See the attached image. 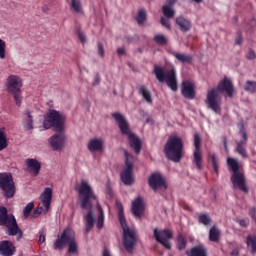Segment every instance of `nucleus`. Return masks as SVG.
I'll return each instance as SVG.
<instances>
[{
  "label": "nucleus",
  "instance_id": "nucleus-1",
  "mask_svg": "<svg viewBox=\"0 0 256 256\" xmlns=\"http://www.w3.org/2000/svg\"><path fill=\"white\" fill-rule=\"evenodd\" d=\"M79 194L80 207L87 209V215L84 216L86 225V233H89L95 227V216L93 215V201H97V196L93 192V188L88 181L82 180L80 185L76 187Z\"/></svg>",
  "mask_w": 256,
  "mask_h": 256
},
{
  "label": "nucleus",
  "instance_id": "nucleus-2",
  "mask_svg": "<svg viewBox=\"0 0 256 256\" xmlns=\"http://www.w3.org/2000/svg\"><path fill=\"white\" fill-rule=\"evenodd\" d=\"M227 93L228 97H233L235 87L231 79L224 78L219 82L217 88L208 90L205 103L214 113H221L222 98L220 93Z\"/></svg>",
  "mask_w": 256,
  "mask_h": 256
},
{
  "label": "nucleus",
  "instance_id": "nucleus-3",
  "mask_svg": "<svg viewBox=\"0 0 256 256\" xmlns=\"http://www.w3.org/2000/svg\"><path fill=\"white\" fill-rule=\"evenodd\" d=\"M112 117L115 119L122 135H126V137H128L131 149H133L136 155H139L143 147V142H141V139L131 131V126L129 125L127 118L119 112L112 113Z\"/></svg>",
  "mask_w": 256,
  "mask_h": 256
},
{
  "label": "nucleus",
  "instance_id": "nucleus-4",
  "mask_svg": "<svg viewBox=\"0 0 256 256\" xmlns=\"http://www.w3.org/2000/svg\"><path fill=\"white\" fill-rule=\"evenodd\" d=\"M116 207L118 209V219L123 229L124 249L127 251V253H133V251H135V245H137V236L135 235V231L127 226L123 204H121V202H116Z\"/></svg>",
  "mask_w": 256,
  "mask_h": 256
},
{
  "label": "nucleus",
  "instance_id": "nucleus-5",
  "mask_svg": "<svg viewBox=\"0 0 256 256\" xmlns=\"http://www.w3.org/2000/svg\"><path fill=\"white\" fill-rule=\"evenodd\" d=\"M0 227H7V235L9 237H16V241L23 239V230L17 224L15 216H9V212L5 206H0Z\"/></svg>",
  "mask_w": 256,
  "mask_h": 256
},
{
  "label": "nucleus",
  "instance_id": "nucleus-6",
  "mask_svg": "<svg viewBox=\"0 0 256 256\" xmlns=\"http://www.w3.org/2000/svg\"><path fill=\"white\" fill-rule=\"evenodd\" d=\"M183 139L181 137L172 135L168 138L164 145V154L166 159L179 163L183 159Z\"/></svg>",
  "mask_w": 256,
  "mask_h": 256
},
{
  "label": "nucleus",
  "instance_id": "nucleus-7",
  "mask_svg": "<svg viewBox=\"0 0 256 256\" xmlns=\"http://www.w3.org/2000/svg\"><path fill=\"white\" fill-rule=\"evenodd\" d=\"M227 164L229 165L232 175L231 183L234 189H239L242 193H249V187L247 186V178L245 177V172L239 169V162L234 158H228Z\"/></svg>",
  "mask_w": 256,
  "mask_h": 256
},
{
  "label": "nucleus",
  "instance_id": "nucleus-8",
  "mask_svg": "<svg viewBox=\"0 0 256 256\" xmlns=\"http://www.w3.org/2000/svg\"><path fill=\"white\" fill-rule=\"evenodd\" d=\"M154 75L159 83H166L171 91H177V71L175 69L166 71L165 67L155 65Z\"/></svg>",
  "mask_w": 256,
  "mask_h": 256
},
{
  "label": "nucleus",
  "instance_id": "nucleus-9",
  "mask_svg": "<svg viewBox=\"0 0 256 256\" xmlns=\"http://www.w3.org/2000/svg\"><path fill=\"white\" fill-rule=\"evenodd\" d=\"M44 129H53L55 132H61L65 129V120L63 114L55 109H49L43 120Z\"/></svg>",
  "mask_w": 256,
  "mask_h": 256
},
{
  "label": "nucleus",
  "instance_id": "nucleus-10",
  "mask_svg": "<svg viewBox=\"0 0 256 256\" xmlns=\"http://www.w3.org/2000/svg\"><path fill=\"white\" fill-rule=\"evenodd\" d=\"M0 190L5 199H13L17 188L15 187V180H13V174L11 172H0Z\"/></svg>",
  "mask_w": 256,
  "mask_h": 256
},
{
  "label": "nucleus",
  "instance_id": "nucleus-11",
  "mask_svg": "<svg viewBox=\"0 0 256 256\" xmlns=\"http://www.w3.org/2000/svg\"><path fill=\"white\" fill-rule=\"evenodd\" d=\"M6 86L8 93H11L14 97V101L18 107H21L23 103V97H21V87H23V81L19 76L10 75L6 80Z\"/></svg>",
  "mask_w": 256,
  "mask_h": 256
},
{
  "label": "nucleus",
  "instance_id": "nucleus-12",
  "mask_svg": "<svg viewBox=\"0 0 256 256\" xmlns=\"http://www.w3.org/2000/svg\"><path fill=\"white\" fill-rule=\"evenodd\" d=\"M154 239L157 243H160L165 249H171V242L169 239H173V232L169 229L161 230L159 228L154 229Z\"/></svg>",
  "mask_w": 256,
  "mask_h": 256
},
{
  "label": "nucleus",
  "instance_id": "nucleus-13",
  "mask_svg": "<svg viewBox=\"0 0 256 256\" xmlns=\"http://www.w3.org/2000/svg\"><path fill=\"white\" fill-rule=\"evenodd\" d=\"M125 155V165L126 168L122 173L120 174L121 181L124 183V185H131L133 183V162L129 160V152L125 150L124 152Z\"/></svg>",
  "mask_w": 256,
  "mask_h": 256
},
{
  "label": "nucleus",
  "instance_id": "nucleus-14",
  "mask_svg": "<svg viewBox=\"0 0 256 256\" xmlns=\"http://www.w3.org/2000/svg\"><path fill=\"white\" fill-rule=\"evenodd\" d=\"M201 135L199 133L194 134V153H193V163L196 165L197 169L201 171L203 169V154L201 153Z\"/></svg>",
  "mask_w": 256,
  "mask_h": 256
},
{
  "label": "nucleus",
  "instance_id": "nucleus-15",
  "mask_svg": "<svg viewBox=\"0 0 256 256\" xmlns=\"http://www.w3.org/2000/svg\"><path fill=\"white\" fill-rule=\"evenodd\" d=\"M148 185L153 191H157L158 189H167L169 186L167 185V181H165V177L163 174L156 172L149 176Z\"/></svg>",
  "mask_w": 256,
  "mask_h": 256
},
{
  "label": "nucleus",
  "instance_id": "nucleus-16",
  "mask_svg": "<svg viewBox=\"0 0 256 256\" xmlns=\"http://www.w3.org/2000/svg\"><path fill=\"white\" fill-rule=\"evenodd\" d=\"M69 229L65 230V247L67 248V255H78L79 244L75 239V233L71 232Z\"/></svg>",
  "mask_w": 256,
  "mask_h": 256
},
{
  "label": "nucleus",
  "instance_id": "nucleus-17",
  "mask_svg": "<svg viewBox=\"0 0 256 256\" xmlns=\"http://www.w3.org/2000/svg\"><path fill=\"white\" fill-rule=\"evenodd\" d=\"M48 143L54 151H63V147H65V133L63 131L56 132L49 138Z\"/></svg>",
  "mask_w": 256,
  "mask_h": 256
},
{
  "label": "nucleus",
  "instance_id": "nucleus-18",
  "mask_svg": "<svg viewBox=\"0 0 256 256\" xmlns=\"http://www.w3.org/2000/svg\"><path fill=\"white\" fill-rule=\"evenodd\" d=\"M239 134L241 135L242 139L236 142V152L238 155H241L243 159H247V141L249 137L247 136V132H245V128L243 125L240 128Z\"/></svg>",
  "mask_w": 256,
  "mask_h": 256
},
{
  "label": "nucleus",
  "instance_id": "nucleus-19",
  "mask_svg": "<svg viewBox=\"0 0 256 256\" xmlns=\"http://www.w3.org/2000/svg\"><path fill=\"white\" fill-rule=\"evenodd\" d=\"M181 94L185 99L193 100L196 97L195 84L191 81L186 80L182 82Z\"/></svg>",
  "mask_w": 256,
  "mask_h": 256
},
{
  "label": "nucleus",
  "instance_id": "nucleus-20",
  "mask_svg": "<svg viewBox=\"0 0 256 256\" xmlns=\"http://www.w3.org/2000/svg\"><path fill=\"white\" fill-rule=\"evenodd\" d=\"M17 248L15 244L9 240H3L0 242V255L1 256H13L15 255Z\"/></svg>",
  "mask_w": 256,
  "mask_h": 256
},
{
  "label": "nucleus",
  "instance_id": "nucleus-21",
  "mask_svg": "<svg viewBox=\"0 0 256 256\" xmlns=\"http://www.w3.org/2000/svg\"><path fill=\"white\" fill-rule=\"evenodd\" d=\"M178 0H166V4L162 6V13L167 19L175 17V4Z\"/></svg>",
  "mask_w": 256,
  "mask_h": 256
},
{
  "label": "nucleus",
  "instance_id": "nucleus-22",
  "mask_svg": "<svg viewBox=\"0 0 256 256\" xmlns=\"http://www.w3.org/2000/svg\"><path fill=\"white\" fill-rule=\"evenodd\" d=\"M145 211V203L143 198L138 197L132 202V213L134 216L141 218Z\"/></svg>",
  "mask_w": 256,
  "mask_h": 256
},
{
  "label": "nucleus",
  "instance_id": "nucleus-23",
  "mask_svg": "<svg viewBox=\"0 0 256 256\" xmlns=\"http://www.w3.org/2000/svg\"><path fill=\"white\" fill-rule=\"evenodd\" d=\"M40 199L43 203V207L46 209V213L51 209V199H53V190L49 187L44 189V192L41 194Z\"/></svg>",
  "mask_w": 256,
  "mask_h": 256
},
{
  "label": "nucleus",
  "instance_id": "nucleus-24",
  "mask_svg": "<svg viewBox=\"0 0 256 256\" xmlns=\"http://www.w3.org/2000/svg\"><path fill=\"white\" fill-rule=\"evenodd\" d=\"M176 25L178 26V29L182 33H189V31H191V29L193 27L191 20H189L183 16H179L176 18Z\"/></svg>",
  "mask_w": 256,
  "mask_h": 256
},
{
  "label": "nucleus",
  "instance_id": "nucleus-25",
  "mask_svg": "<svg viewBox=\"0 0 256 256\" xmlns=\"http://www.w3.org/2000/svg\"><path fill=\"white\" fill-rule=\"evenodd\" d=\"M187 256H209V251L205 245L199 244L186 251Z\"/></svg>",
  "mask_w": 256,
  "mask_h": 256
},
{
  "label": "nucleus",
  "instance_id": "nucleus-26",
  "mask_svg": "<svg viewBox=\"0 0 256 256\" xmlns=\"http://www.w3.org/2000/svg\"><path fill=\"white\" fill-rule=\"evenodd\" d=\"M88 149L92 153L103 151V138H93L88 142Z\"/></svg>",
  "mask_w": 256,
  "mask_h": 256
},
{
  "label": "nucleus",
  "instance_id": "nucleus-27",
  "mask_svg": "<svg viewBox=\"0 0 256 256\" xmlns=\"http://www.w3.org/2000/svg\"><path fill=\"white\" fill-rule=\"evenodd\" d=\"M171 55L177 59L180 63H188L191 64L193 62V55L191 54H185V53H180L177 51L171 52Z\"/></svg>",
  "mask_w": 256,
  "mask_h": 256
},
{
  "label": "nucleus",
  "instance_id": "nucleus-28",
  "mask_svg": "<svg viewBox=\"0 0 256 256\" xmlns=\"http://www.w3.org/2000/svg\"><path fill=\"white\" fill-rule=\"evenodd\" d=\"M27 167L30 169V171H33L34 176L37 177L41 171V162H38L37 159H27L26 160Z\"/></svg>",
  "mask_w": 256,
  "mask_h": 256
},
{
  "label": "nucleus",
  "instance_id": "nucleus-29",
  "mask_svg": "<svg viewBox=\"0 0 256 256\" xmlns=\"http://www.w3.org/2000/svg\"><path fill=\"white\" fill-rule=\"evenodd\" d=\"M139 93L142 95L143 99L146 101V103H153V96L151 95V91H149V88L145 85L139 86Z\"/></svg>",
  "mask_w": 256,
  "mask_h": 256
},
{
  "label": "nucleus",
  "instance_id": "nucleus-30",
  "mask_svg": "<svg viewBox=\"0 0 256 256\" xmlns=\"http://www.w3.org/2000/svg\"><path fill=\"white\" fill-rule=\"evenodd\" d=\"M54 249L57 251H61L65 247V230L62 231L60 235H58V238L54 242L53 245Z\"/></svg>",
  "mask_w": 256,
  "mask_h": 256
},
{
  "label": "nucleus",
  "instance_id": "nucleus-31",
  "mask_svg": "<svg viewBox=\"0 0 256 256\" xmlns=\"http://www.w3.org/2000/svg\"><path fill=\"white\" fill-rule=\"evenodd\" d=\"M219 237H221V231L217 229V226H213L209 231V240L213 243H218Z\"/></svg>",
  "mask_w": 256,
  "mask_h": 256
},
{
  "label": "nucleus",
  "instance_id": "nucleus-32",
  "mask_svg": "<svg viewBox=\"0 0 256 256\" xmlns=\"http://www.w3.org/2000/svg\"><path fill=\"white\" fill-rule=\"evenodd\" d=\"M105 224V213L103 212V208L98 204V219H97V227L98 229H103V225Z\"/></svg>",
  "mask_w": 256,
  "mask_h": 256
},
{
  "label": "nucleus",
  "instance_id": "nucleus-33",
  "mask_svg": "<svg viewBox=\"0 0 256 256\" xmlns=\"http://www.w3.org/2000/svg\"><path fill=\"white\" fill-rule=\"evenodd\" d=\"M70 8L74 13H83V5H81V0H71Z\"/></svg>",
  "mask_w": 256,
  "mask_h": 256
},
{
  "label": "nucleus",
  "instance_id": "nucleus-34",
  "mask_svg": "<svg viewBox=\"0 0 256 256\" xmlns=\"http://www.w3.org/2000/svg\"><path fill=\"white\" fill-rule=\"evenodd\" d=\"M244 91L247 93L255 94L256 93V81L248 80L244 85Z\"/></svg>",
  "mask_w": 256,
  "mask_h": 256
},
{
  "label": "nucleus",
  "instance_id": "nucleus-35",
  "mask_svg": "<svg viewBox=\"0 0 256 256\" xmlns=\"http://www.w3.org/2000/svg\"><path fill=\"white\" fill-rule=\"evenodd\" d=\"M177 241H178L177 249H179V251H183V249H187V238H185L183 234L178 235Z\"/></svg>",
  "mask_w": 256,
  "mask_h": 256
},
{
  "label": "nucleus",
  "instance_id": "nucleus-36",
  "mask_svg": "<svg viewBox=\"0 0 256 256\" xmlns=\"http://www.w3.org/2000/svg\"><path fill=\"white\" fill-rule=\"evenodd\" d=\"M246 244L251 247V253H256V236L248 235L246 238Z\"/></svg>",
  "mask_w": 256,
  "mask_h": 256
},
{
  "label": "nucleus",
  "instance_id": "nucleus-37",
  "mask_svg": "<svg viewBox=\"0 0 256 256\" xmlns=\"http://www.w3.org/2000/svg\"><path fill=\"white\" fill-rule=\"evenodd\" d=\"M8 145L7 134H5V132H3V130L0 128V151L7 149Z\"/></svg>",
  "mask_w": 256,
  "mask_h": 256
},
{
  "label": "nucleus",
  "instance_id": "nucleus-38",
  "mask_svg": "<svg viewBox=\"0 0 256 256\" xmlns=\"http://www.w3.org/2000/svg\"><path fill=\"white\" fill-rule=\"evenodd\" d=\"M146 19H147V12L145 11V9H140L136 16V21L138 25H143Z\"/></svg>",
  "mask_w": 256,
  "mask_h": 256
},
{
  "label": "nucleus",
  "instance_id": "nucleus-39",
  "mask_svg": "<svg viewBox=\"0 0 256 256\" xmlns=\"http://www.w3.org/2000/svg\"><path fill=\"white\" fill-rule=\"evenodd\" d=\"M208 157L211 159L212 167L215 173H219V160L217 159L215 153H210Z\"/></svg>",
  "mask_w": 256,
  "mask_h": 256
},
{
  "label": "nucleus",
  "instance_id": "nucleus-40",
  "mask_svg": "<svg viewBox=\"0 0 256 256\" xmlns=\"http://www.w3.org/2000/svg\"><path fill=\"white\" fill-rule=\"evenodd\" d=\"M34 207H35L34 202H30L24 207V209H23V219H28L29 218V215H31V211H33Z\"/></svg>",
  "mask_w": 256,
  "mask_h": 256
},
{
  "label": "nucleus",
  "instance_id": "nucleus-41",
  "mask_svg": "<svg viewBox=\"0 0 256 256\" xmlns=\"http://www.w3.org/2000/svg\"><path fill=\"white\" fill-rule=\"evenodd\" d=\"M154 41L157 43V45H161L162 47L168 43L167 37H165L163 34H156L154 36Z\"/></svg>",
  "mask_w": 256,
  "mask_h": 256
},
{
  "label": "nucleus",
  "instance_id": "nucleus-42",
  "mask_svg": "<svg viewBox=\"0 0 256 256\" xmlns=\"http://www.w3.org/2000/svg\"><path fill=\"white\" fill-rule=\"evenodd\" d=\"M198 221H199V223H201L202 225H205V227H207V225H210V223H211V216H209V214H201L198 217Z\"/></svg>",
  "mask_w": 256,
  "mask_h": 256
},
{
  "label": "nucleus",
  "instance_id": "nucleus-43",
  "mask_svg": "<svg viewBox=\"0 0 256 256\" xmlns=\"http://www.w3.org/2000/svg\"><path fill=\"white\" fill-rule=\"evenodd\" d=\"M7 47V44L3 39H0V59H5V48Z\"/></svg>",
  "mask_w": 256,
  "mask_h": 256
},
{
  "label": "nucleus",
  "instance_id": "nucleus-44",
  "mask_svg": "<svg viewBox=\"0 0 256 256\" xmlns=\"http://www.w3.org/2000/svg\"><path fill=\"white\" fill-rule=\"evenodd\" d=\"M169 19L170 18H167V17H161V25L163 27H165L166 29H168V31H171V23L169 22Z\"/></svg>",
  "mask_w": 256,
  "mask_h": 256
},
{
  "label": "nucleus",
  "instance_id": "nucleus-45",
  "mask_svg": "<svg viewBox=\"0 0 256 256\" xmlns=\"http://www.w3.org/2000/svg\"><path fill=\"white\" fill-rule=\"evenodd\" d=\"M42 211H43V206H40L39 208L34 209L31 214L32 219H37V217H39Z\"/></svg>",
  "mask_w": 256,
  "mask_h": 256
},
{
  "label": "nucleus",
  "instance_id": "nucleus-46",
  "mask_svg": "<svg viewBox=\"0 0 256 256\" xmlns=\"http://www.w3.org/2000/svg\"><path fill=\"white\" fill-rule=\"evenodd\" d=\"M139 115H140V117H143V119H146V123H149V121H151L149 119V115L147 114V112H145V110L140 109L139 110Z\"/></svg>",
  "mask_w": 256,
  "mask_h": 256
},
{
  "label": "nucleus",
  "instance_id": "nucleus-47",
  "mask_svg": "<svg viewBox=\"0 0 256 256\" xmlns=\"http://www.w3.org/2000/svg\"><path fill=\"white\" fill-rule=\"evenodd\" d=\"M98 54L100 55V57H105V48L100 42L98 43Z\"/></svg>",
  "mask_w": 256,
  "mask_h": 256
},
{
  "label": "nucleus",
  "instance_id": "nucleus-48",
  "mask_svg": "<svg viewBox=\"0 0 256 256\" xmlns=\"http://www.w3.org/2000/svg\"><path fill=\"white\" fill-rule=\"evenodd\" d=\"M246 59H248V60L256 59L255 51H253V50L248 51V53L246 55Z\"/></svg>",
  "mask_w": 256,
  "mask_h": 256
},
{
  "label": "nucleus",
  "instance_id": "nucleus-49",
  "mask_svg": "<svg viewBox=\"0 0 256 256\" xmlns=\"http://www.w3.org/2000/svg\"><path fill=\"white\" fill-rule=\"evenodd\" d=\"M238 223L240 227H249V219H241Z\"/></svg>",
  "mask_w": 256,
  "mask_h": 256
},
{
  "label": "nucleus",
  "instance_id": "nucleus-50",
  "mask_svg": "<svg viewBox=\"0 0 256 256\" xmlns=\"http://www.w3.org/2000/svg\"><path fill=\"white\" fill-rule=\"evenodd\" d=\"M236 45H243V36H241V33H238L236 39H235Z\"/></svg>",
  "mask_w": 256,
  "mask_h": 256
},
{
  "label": "nucleus",
  "instance_id": "nucleus-51",
  "mask_svg": "<svg viewBox=\"0 0 256 256\" xmlns=\"http://www.w3.org/2000/svg\"><path fill=\"white\" fill-rule=\"evenodd\" d=\"M39 243H45V230L39 232Z\"/></svg>",
  "mask_w": 256,
  "mask_h": 256
},
{
  "label": "nucleus",
  "instance_id": "nucleus-52",
  "mask_svg": "<svg viewBox=\"0 0 256 256\" xmlns=\"http://www.w3.org/2000/svg\"><path fill=\"white\" fill-rule=\"evenodd\" d=\"M24 127L27 131H31V129H33V120H28Z\"/></svg>",
  "mask_w": 256,
  "mask_h": 256
},
{
  "label": "nucleus",
  "instance_id": "nucleus-53",
  "mask_svg": "<svg viewBox=\"0 0 256 256\" xmlns=\"http://www.w3.org/2000/svg\"><path fill=\"white\" fill-rule=\"evenodd\" d=\"M78 37H79L81 43H85V41H87V38L85 37V34L81 31H78Z\"/></svg>",
  "mask_w": 256,
  "mask_h": 256
},
{
  "label": "nucleus",
  "instance_id": "nucleus-54",
  "mask_svg": "<svg viewBox=\"0 0 256 256\" xmlns=\"http://www.w3.org/2000/svg\"><path fill=\"white\" fill-rule=\"evenodd\" d=\"M117 53L118 55H125V48H118Z\"/></svg>",
  "mask_w": 256,
  "mask_h": 256
},
{
  "label": "nucleus",
  "instance_id": "nucleus-55",
  "mask_svg": "<svg viewBox=\"0 0 256 256\" xmlns=\"http://www.w3.org/2000/svg\"><path fill=\"white\" fill-rule=\"evenodd\" d=\"M26 115L30 121H33V116H31V112L27 111Z\"/></svg>",
  "mask_w": 256,
  "mask_h": 256
},
{
  "label": "nucleus",
  "instance_id": "nucleus-56",
  "mask_svg": "<svg viewBox=\"0 0 256 256\" xmlns=\"http://www.w3.org/2000/svg\"><path fill=\"white\" fill-rule=\"evenodd\" d=\"M237 255H239V250H233L231 252V256H237Z\"/></svg>",
  "mask_w": 256,
  "mask_h": 256
},
{
  "label": "nucleus",
  "instance_id": "nucleus-57",
  "mask_svg": "<svg viewBox=\"0 0 256 256\" xmlns=\"http://www.w3.org/2000/svg\"><path fill=\"white\" fill-rule=\"evenodd\" d=\"M223 145H224L225 149H227V138L223 139Z\"/></svg>",
  "mask_w": 256,
  "mask_h": 256
},
{
  "label": "nucleus",
  "instance_id": "nucleus-58",
  "mask_svg": "<svg viewBox=\"0 0 256 256\" xmlns=\"http://www.w3.org/2000/svg\"><path fill=\"white\" fill-rule=\"evenodd\" d=\"M195 3H201L203 0H193Z\"/></svg>",
  "mask_w": 256,
  "mask_h": 256
},
{
  "label": "nucleus",
  "instance_id": "nucleus-59",
  "mask_svg": "<svg viewBox=\"0 0 256 256\" xmlns=\"http://www.w3.org/2000/svg\"><path fill=\"white\" fill-rule=\"evenodd\" d=\"M18 256H24L23 252H20V254Z\"/></svg>",
  "mask_w": 256,
  "mask_h": 256
},
{
  "label": "nucleus",
  "instance_id": "nucleus-60",
  "mask_svg": "<svg viewBox=\"0 0 256 256\" xmlns=\"http://www.w3.org/2000/svg\"><path fill=\"white\" fill-rule=\"evenodd\" d=\"M96 81H99V76H96Z\"/></svg>",
  "mask_w": 256,
  "mask_h": 256
}]
</instances>
